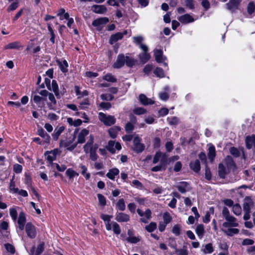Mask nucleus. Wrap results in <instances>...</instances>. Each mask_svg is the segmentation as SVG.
<instances>
[{
    "instance_id": "f257e3e1",
    "label": "nucleus",
    "mask_w": 255,
    "mask_h": 255,
    "mask_svg": "<svg viewBox=\"0 0 255 255\" xmlns=\"http://www.w3.org/2000/svg\"><path fill=\"white\" fill-rule=\"evenodd\" d=\"M99 119L101 122L107 126H110L115 124L116 118L111 115H107L100 112L99 113Z\"/></svg>"
},
{
    "instance_id": "f03ea898",
    "label": "nucleus",
    "mask_w": 255,
    "mask_h": 255,
    "mask_svg": "<svg viewBox=\"0 0 255 255\" xmlns=\"http://www.w3.org/2000/svg\"><path fill=\"white\" fill-rule=\"evenodd\" d=\"M109 19L108 18L104 17L97 18L92 22V25L96 27L97 29L100 30L104 26L105 24L108 23Z\"/></svg>"
},
{
    "instance_id": "7ed1b4c3",
    "label": "nucleus",
    "mask_w": 255,
    "mask_h": 255,
    "mask_svg": "<svg viewBox=\"0 0 255 255\" xmlns=\"http://www.w3.org/2000/svg\"><path fill=\"white\" fill-rule=\"evenodd\" d=\"M25 232L27 236L31 238L34 239L36 236V230L35 226L30 222H28L25 225Z\"/></svg>"
},
{
    "instance_id": "20e7f679",
    "label": "nucleus",
    "mask_w": 255,
    "mask_h": 255,
    "mask_svg": "<svg viewBox=\"0 0 255 255\" xmlns=\"http://www.w3.org/2000/svg\"><path fill=\"white\" fill-rule=\"evenodd\" d=\"M154 55L155 60L158 63H162L164 66H167V64L165 62V60L166 59V58L163 56L162 50L155 49L154 50Z\"/></svg>"
},
{
    "instance_id": "39448f33",
    "label": "nucleus",
    "mask_w": 255,
    "mask_h": 255,
    "mask_svg": "<svg viewBox=\"0 0 255 255\" xmlns=\"http://www.w3.org/2000/svg\"><path fill=\"white\" fill-rule=\"evenodd\" d=\"M141 138L137 135L133 138L134 150L138 153L141 152L144 149V145L140 142Z\"/></svg>"
},
{
    "instance_id": "423d86ee",
    "label": "nucleus",
    "mask_w": 255,
    "mask_h": 255,
    "mask_svg": "<svg viewBox=\"0 0 255 255\" xmlns=\"http://www.w3.org/2000/svg\"><path fill=\"white\" fill-rule=\"evenodd\" d=\"M106 148L108 151L114 154L115 153L116 149L118 150H121L122 146L119 142H115L114 140H110Z\"/></svg>"
},
{
    "instance_id": "0eeeda50",
    "label": "nucleus",
    "mask_w": 255,
    "mask_h": 255,
    "mask_svg": "<svg viewBox=\"0 0 255 255\" xmlns=\"http://www.w3.org/2000/svg\"><path fill=\"white\" fill-rule=\"evenodd\" d=\"M225 220L226 221L223 223V227L224 228L237 227L239 226L237 219L232 216L225 219Z\"/></svg>"
},
{
    "instance_id": "6e6552de",
    "label": "nucleus",
    "mask_w": 255,
    "mask_h": 255,
    "mask_svg": "<svg viewBox=\"0 0 255 255\" xmlns=\"http://www.w3.org/2000/svg\"><path fill=\"white\" fill-rule=\"evenodd\" d=\"M242 0H229L226 5L227 8L231 12H234L238 8Z\"/></svg>"
},
{
    "instance_id": "1a4fd4ad",
    "label": "nucleus",
    "mask_w": 255,
    "mask_h": 255,
    "mask_svg": "<svg viewBox=\"0 0 255 255\" xmlns=\"http://www.w3.org/2000/svg\"><path fill=\"white\" fill-rule=\"evenodd\" d=\"M133 42L138 45L139 47L143 51H147L148 47L143 44L142 42L144 40V38L142 36H134L132 37Z\"/></svg>"
},
{
    "instance_id": "9d476101",
    "label": "nucleus",
    "mask_w": 255,
    "mask_h": 255,
    "mask_svg": "<svg viewBox=\"0 0 255 255\" xmlns=\"http://www.w3.org/2000/svg\"><path fill=\"white\" fill-rule=\"evenodd\" d=\"M127 30H125L123 32H119L114 34H112L109 39V43L111 44H113L117 41L122 39L124 35L127 34Z\"/></svg>"
},
{
    "instance_id": "9b49d317",
    "label": "nucleus",
    "mask_w": 255,
    "mask_h": 255,
    "mask_svg": "<svg viewBox=\"0 0 255 255\" xmlns=\"http://www.w3.org/2000/svg\"><path fill=\"white\" fill-rule=\"evenodd\" d=\"M126 60V56L123 54H119L117 57L116 62L113 65V67L116 69L122 67L125 65Z\"/></svg>"
},
{
    "instance_id": "f8f14e48",
    "label": "nucleus",
    "mask_w": 255,
    "mask_h": 255,
    "mask_svg": "<svg viewBox=\"0 0 255 255\" xmlns=\"http://www.w3.org/2000/svg\"><path fill=\"white\" fill-rule=\"evenodd\" d=\"M59 150L58 149H54L53 150L50 151H47L45 152V155L46 156L47 160L50 165L52 164V163H53L52 162L53 161L56 159V156Z\"/></svg>"
},
{
    "instance_id": "ddd939ff",
    "label": "nucleus",
    "mask_w": 255,
    "mask_h": 255,
    "mask_svg": "<svg viewBox=\"0 0 255 255\" xmlns=\"http://www.w3.org/2000/svg\"><path fill=\"white\" fill-rule=\"evenodd\" d=\"M224 162L227 167H228L230 170H232V171H234L236 170L237 167L235 163L231 156H227L225 158Z\"/></svg>"
},
{
    "instance_id": "4468645a",
    "label": "nucleus",
    "mask_w": 255,
    "mask_h": 255,
    "mask_svg": "<svg viewBox=\"0 0 255 255\" xmlns=\"http://www.w3.org/2000/svg\"><path fill=\"white\" fill-rule=\"evenodd\" d=\"M230 171V170L228 167H226L223 164L220 163L219 164L218 173L221 178H225Z\"/></svg>"
},
{
    "instance_id": "2eb2a0df",
    "label": "nucleus",
    "mask_w": 255,
    "mask_h": 255,
    "mask_svg": "<svg viewBox=\"0 0 255 255\" xmlns=\"http://www.w3.org/2000/svg\"><path fill=\"white\" fill-rule=\"evenodd\" d=\"M93 142L94 137L93 135H91L90 138L83 147L84 150L86 153H88L95 148V144H93Z\"/></svg>"
},
{
    "instance_id": "dca6fc26",
    "label": "nucleus",
    "mask_w": 255,
    "mask_h": 255,
    "mask_svg": "<svg viewBox=\"0 0 255 255\" xmlns=\"http://www.w3.org/2000/svg\"><path fill=\"white\" fill-rule=\"evenodd\" d=\"M115 219L119 222H127L129 220V216L123 212L117 213Z\"/></svg>"
},
{
    "instance_id": "f3484780",
    "label": "nucleus",
    "mask_w": 255,
    "mask_h": 255,
    "mask_svg": "<svg viewBox=\"0 0 255 255\" xmlns=\"http://www.w3.org/2000/svg\"><path fill=\"white\" fill-rule=\"evenodd\" d=\"M89 131L85 128L82 129L78 134L77 143H83L85 141V137L88 135Z\"/></svg>"
},
{
    "instance_id": "a211bd4d",
    "label": "nucleus",
    "mask_w": 255,
    "mask_h": 255,
    "mask_svg": "<svg viewBox=\"0 0 255 255\" xmlns=\"http://www.w3.org/2000/svg\"><path fill=\"white\" fill-rule=\"evenodd\" d=\"M92 11L96 13L103 14L107 11V8L104 5H94L92 6Z\"/></svg>"
},
{
    "instance_id": "6ab92c4d",
    "label": "nucleus",
    "mask_w": 255,
    "mask_h": 255,
    "mask_svg": "<svg viewBox=\"0 0 255 255\" xmlns=\"http://www.w3.org/2000/svg\"><path fill=\"white\" fill-rule=\"evenodd\" d=\"M139 100L141 104L144 106L154 104V101L153 100L151 99L148 98L145 95L142 94L139 95Z\"/></svg>"
},
{
    "instance_id": "aec40b11",
    "label": "nucleus",
    "mask_w": 255,
    "mask_h": 255,
    "mask_svg": "<svg viewBox=\"0 0 255 255\" xmlns=\"http://www.w3.org/2000/svg\"><path fill=\"white\" fill-rule=\"evenodd\" d=\"M26 221V219L25 217V215L23 212H21L19 214L17 223H18V228L20 230H23L24 229V224Z\"/></svg>"
},
{
    "instance_id": "412c9836",
    "label": "nucleus",
    "mask_w": 255,
    "mask_h": 255,
    "mask_svg": "<svg viewBox=\"0 0 255 255\" xmlns=\"http://www.w3.org/2000/svg\"><path fill=\"white\" fill-rule=\"evenodd\" d=\"M178 20L180 22L183 24L192 22L194 21V19L188 14H186L180 16L178 18Z\"/></svg>"
},
{
    "instance_id": "4be33fe9",
    "label": "nucleus",
    "mask_w": 255,
    "mask_h": 255,
    "mask_svg": "<svg viewBox=\"0 0 255 255\" xmlns=\"http://www.w3.org/2000/svg\"><path fill=\"white\" fill-rule=\"evenodd\" d=\"M179 191L181 193H185L189 190V185L186 182H181L176 186Z\"/></svg>"
},
{
    "instance_id": "5701e85b",
    "label": "nucleus",
    "mask_w": 255,
    "mask_h": 255,
    "mask_svg": "<svg viewBox=\"0 0 255 255\" xmlns=\"http://www.w3.org/2000/svg\"><path fill=\"white\" fill-rule=\"evenodd\" d=\"M64 128L63 126L56 127L54 129L53 133L52 134L53 139L55 140H57L59 135L64 131Z\"/></svg>"
},
{
    "instance_id": "b1692460",
    "label": "nucleus",
    "mask_w": 255,
    "mask_h": 255,
    "mask_svg": "<svg viewBox=\"0 0 255 255\" xmlns=\"http://www.w3.org/2000/svg\"><path fill=\"white\" fill-rule=\"evenodd\" d=\"M246 144L248 149H251L252 146L255 148V135L247 136L246 138Z\"/></svg>"
},
{
    "instance_id": "393cba45",
    "label": "nucleus",
    "mask_w": 255,
    "mask_h": 255,
    "mask_svg": "<svg viewBox=\"0 0 255 255\" xmlns=\"http://www.w3.org/2000/svg\"><path fill=\"white\" fill-rule=\"evenodd\" d=\"M120 171L117 168H113L109 170L106 176L111 180H114L115 176L119 174Z\"/></svg>"
},
{
    "instance_id": "a878e982",
    "label": "nucleus",
    "mask_w": 255,
    "mask_h": 255,
    "mask_svg": "<svg viewBox=\"0 0 255 255\" xmlns=\"http://www.w3.org/2000/svg\"><path fill=\"white\" fill-rule=\"evenodd\" d=\"M37 132L38 134L44 139V141L46 143L49 142L50 137L49 135L48 134L43 128H38L37 130Z\"/></svg>"
},
{
    "instance_id": "bb28decb",
    "label": "nucleus",
    "mask_w": 255,
    "mask_h": 255,
    "mask_svg": "<svg viewBox=\"0 0 255 255\" xmlns=\"http://www.w3.org/2000/svg\"><path fill=\"white\" fill-rule=\"evenodd\" d=\"M47 88L49 90L53 91L56 96L59 95L58 86L55 80H52L51 85L49 84Z\"/></svg>"
},
{
    "instance_id": "cd10ccee",
    "label": "nucleus",
    "mask_w": 255,
    "mask_h": 255,
    "mask_svg": "<svg viewBox=\"0 0 255 255\" xmlns=\"http://www.w3.org/2000/svg\"><path fill=\"white\" fill-rule=\"evenodd\" d=\"M22 46L19 42L14 41L13 42H11L6 45L5 46H4L3 48L4 49H19Z\"/></svg>"
},
{
    "instance_id": "c85d7f7f",
    "label": "nucleus",
    "mask_w": 255,
    "mask_h": 255,
    "mask_svg": "<svg viewBox=\"0 0 255 255\" xmlns=\"http://www.w3.org/2000/svg\"><path fill=\"white\" fill-rule=\"evenodd\" d=\"M253 201L250 198H246L245 202L243 204V210L244 212H250L251 207L253 206Z\"/></svg>"
},
{
    "instance_id": "c756f323",
    "label": "nucleus",
    "mask_w": 255,
    "mask_h": 255,
    "mask_svg": "<svg viewBox=\"0 0 255 255\" xmlns=\"http://www.w3.org/2000/svg\"><path fill=\"white\" fill-rule=\"evenodd\" d=\"M121 130V128L118 126H114L112 128H111L109 130V133L110 134V136L113 138H115L119 131Z\"/></svg>"
},
{
    "instance_id": "7c9ffc66",
    "label": "nucleus",
    "mask_w": 255,
    "mask_h": 255,
    "mask_svg": "<svg viewBox=\"0 0 255 255\" xmlns=\"http://www.w3.org/2000/svg\"><path fill=\"white\" fill-rule=\"evenodd\" d=\"M147 51H143V53L139 54L138 58L140 62L145 63L150 59V55L149 53H147Z\"/></svg>"
},
{
    "instance_id": "2f4dec72",
    "label": "nucleus",
    "mask_w": 255,
    "mask_h": 255,
    "mask_svg": "<svg viewBox=\"0 0 255 255\" xmlns=\"http://www.w3.org/2000/svg\"><path fill=\"white\" fill-rule=\"evenodd\" d=\"M227 230H224V232L227 236H233L234 235L238 234L239 233V230L237 228H233L232 227L227 228Z\"/></svg>"
},
{
    "instance_id": "473e14b6",
    "label": "nucleus",
    "mask_w": 255,
    "mask_h": 255,
    "mask_svg": "<svg viewBox=\"0 0 255 255\" xmlns=\"http://www.w3.org/2000/svg\"><path fill=\"white\" fill-rule=\"evenodd\" d=\"M151 218V212L149 209H147L145 210L144 213V216L141 218L140 220L141 222L144 223H147L148 221L150 220Z\"/></svg>"
},
{
    "instance_id": "72a5a7b5",
    "label": "nucleus",
    "mask_w": 255,
    "mask_h": 255,
    "mask_svg": "<svg viewBox=\"0 0 255 255\" xmlns=\"http://www.w3.org/2000/svg\"><path fill=\"white\" fill-rule=\"evenodd\" d=\"M196 233L200 239L202 238L204 233V227L202 224H200L197 226L196 230Z\"/></svg>"
},
{
    "instance_id": "f704fd0d",
    "label": "nucleus",
    "mask_w": 255,
    "mask_h": 255,
    "mask_svg": "<svg viewBox=\"0 0 255 255\" xmlns=\"http://www.w3.org/2000/svg\"><path fill=\"white\" fill-rule=\"evenodd\" d=\"M190 168L195 172H198L200 169V164L198 160L191 162L190 164Z\"/></svg>"
},
{
    "instance_id": "c9c22d12",
    "label": "nucleus",
    "mask_w": 255,
    "mask_h": 255,
    "mask_svg": "<svg viewBox=\"0 0 255 255\" xmlns=\"http://www.w3.org/2000/svg\"><path fill=\"white\" fill-rule=\"evenodd\" d=\"M126 65L128 67H131L134 65L137 62V60L128 56H126Z\"/></svg>"
},
{
    "instance_id": "e433bc0d",
    "label": "nucleus",
    "mask_w": 255,
    "mask_h": 255,
    "mask_svg": "<svg viewBox=\"0 0 255 255\" xmlns=\"http://www.w3.org/2000/svg\"><path fill=\"white\" fill-rule=\"evenodd\" d=\"M216 156L215 148L214 146L211 145L208 148V158L212 161Z\"/></svg>"
},
{
    "instance_id": "4c0bfd02",
    "label": "nucleus",
    "mask_w": 255,
    "mask_h": 255,
    "mask_svg": "<svg viewBox=\"0 0 255 255\" xmlns=\"http://www.w3.org/2000/svg\"><path fill=\"white\" fill-rule=\"evenodd\" d=\"M49 100L51 101V103L48 104V107L51 110L54 109V106L56 104V100L52 93H49L48 96Z\"/></svg>"
},
{
    "instance_id": "58836bf2",
    "label": "nucleus",
    "mask_w": 255,
    "mask_h": 255,
    "mask_svg": "<svg viewBox=\"0 0 255 255\" xmlns=\"http://www.w3.org/2000/svg\"><path fill=\"white\" fill-rule=\"evenodd\" d=\"M116 207L118 210L121 211H124L126 209V205L124 200L123 199H119L116 204Z\"/></svg>"
},
{
    "instance_id": "ea45409f",
    "label": "nucleus",
    "mask_w": 255,
    "mask_h": 255,
    "mask_svg": "<svg viewBox=\"0 0 255 255\" xmlns=\"http://www.w3.org/2000/svg\"><path fill=\"white\" fill-rule=\"evenodd\" d=\"M66 175L68 177L69 179H72L75 176H78L79 173L71 168L68 169L65 172Z\"/></svg>"
},
{
    "instance_id": "a19ab883",
    "label": "nucleus",
    "mask_w": 255,
    "mask_h": 255,
    "mask_svg": "<svg viewBox=\"0 0 255 255\" xmlns=\"http://www.w3.org/2000/svg\"><path fill=\"white\" fill-rule=\"evenodd\" d=\"M98 146L97 144H95V148L93 149H92L91 151L89 152L90 153V157L91 159L93 161H95L98 158V155L96 154V151Z\"/></svg>"
},
{
    "instance_id": "79ce46f5",
    "label": "nucleus",
    "mask_w": 255,
    "mask_h": 255,
    "mask_svg": "<svg viewBox=\"0 0 255 255\" xmlns=\"http://www.w3.org/2000/svg\"><path fill=\"white\" fill-rule=\"evenodd\" d=\"M59 68L63 73H65L68 71V64L66 60H63L61 62H59Z\"/></svg>"
},
{
    "instance_id": "37998d69",
    "label": "nucleus",
    "mask_w": 255,
    "mask_h": 255,
    "mask_svg": "<svg viewBox=\"0 0 255 255\" xmlns=\"http://www.w3.org/2000/svg\"><path fill=\"white\" fill-rule=\"evenodd\" d=\"M103 79L107 81L112 83L117 82L116 78L110 73H108L104 76Z\"/></svg>"
},
{
    "instance_id": "c03bdc74",
    "label": "nucleus",
    "mask_w": 255,
    "mask_h": 255,
    "mask_svg": "<svg viewBox=\"0 0 255 255\" xmlns=\"http://www.w3.org/2000/svg\"><path fill=\"white\" fill-rule=\"evenodd\" d=\"M210 213H214V208L211 207L209 209V212L206 213L205 216L203 218V222L205 223H208L210 220Z\"/></svg>"
},
{
    "instance_id": "a18cd8bd",
    "label": "nucleus",
    "mask_w": 255,
    "mask_h": 255,
    "mask_svg": "<svg viewBox=\"0 0 255 255\" xmlns=\"http://www.w3.org/2000/svg\"><path fill=\"white\" fill-rule=\"evenodd\" d=\"M167 120L168 122V124L171 126L177 125L179 123L178 118L176 117L168 118Z\"/></svg>"
},
{
    "instance_id": "49530a36",
    "label": "nucleus",
    "mask_w": 255,
    "mask_h": 255,
    "mask_svg": "<svg viewBox=\"0 0 255 255\" xmlns=\"http://www.w3.org/2000/svg\"><path fill=\"white\" fill-rule=\"evenodd\" d=\"M112 224L114 233L116 234L119 235L121 232L119 225L115 222H112Z\"/></svg>"
},
{
    "instance_id": "de8ad7c7",
    "label": "nucleus",
    "mask_w": 255,
    "mask_h": 255,
    "mask_svg": "<svg viewBox=\"0 0 255 255\" xmlns=\"http://www.w3.org/2000/svg\"><path fill=\"white\" fill-rule=\"evenodd\" d=\"M157 225L155 223L151 222L148 225L146 226L145 228L147 232L151 233L154 231Z\"/></svg>"
},
{
    "instance_id": "09e8293b",
    "label": "nucleus",
    "mask_w": 255,
    "mask_h": 255,
    "mask_svg": "<svg viewBox=\"0 0 255 255\" xmlns=\"http://www.w3.org/2000/svg\"><path fill=\"white\" fill-rule=\"evenodd\" d=\"M255 9V4L253 1L250 2L247 6V12L249 14H252Z\"/></svg>"
},
{
    "instance_id": "8fccbe9b",
    "label": "nucleus",
    "mask_w": 255,
    "mask_h": 255,
    "mask_svg": "<svg viewBox=\"0 0 255 255\" xmlns=\"http://www.w3.org/2000/svg\"><path fill=\"white\" fill-rule=\"evenodd\" d=\"M89 105V100L88 99H85L84 101L80 103L79 107L80 109L85 110L88 108Z\"/></svg>"
},
{
    "instance_id": "3c124183",
    "label": "nucleus",
    "mask_w": 255,
    "mask_h": 255,
    "mask_svg": "<svg viewBox=\"0 0 255 255\" xmlns=\"http://www.w3.org/2000/svg\"><path fill=\"white\" fill-rule=\"evenodd\" d=\"M51 166L53 168H56L57 170L60 172L64 171L66 169V166L65 165H62L60 166L58 164L53 163L51 164Z\"/></svg>"
},
{
    "instance_id": "603ef678",
    "label": "nucleus",
    "mask_w": 255,
    "mask_h": 255,
    "mask_svg": "<svg viewBox=\"0 0 255 255\" xmlns=\"http://www.w3.org/2000/svg\"><path fill=\"white\" fill-rule=\"evenodd\" d=\"M205 254H211L213 252L212 244L209 243L205 245V249L202 250Z\"/></svg>"
},
{
    "instance_id": "864d4df0",
    "label": "nucleus",
    "mask_w": 255,
    "mask_h": 255,
    "mask_svg": "<svg viewBox=\"0 0 255 255\" xmlns=\"http://www.w3.org/2000/svg\"><path fill=\"white\" fill-rule=\"evenodd\" d=\"M133 112L135 115H142V114L146 113V110L145 109H144L143 108L138 107V108H135L133 110Z\"/></svg>"
},
{
    "instance_id": "5fc2aeb1",
    "label": "nucleus",
    "mask_w": 255,
    "mask_h": 255,
    "mask_svg": "<svg viewBox=\"0 0 255 255\" xmlns=\"http://www.w3.org/2000/svg\"><path fill=\"white\" fill-rule=\"evenodd\" d=\"M48 30L49 32L50 35L51 36V38L50 39V41L52 43H54L55 42V34L54 33L53 30L50 25L49 24H48L47 25Z\"/></svg>"
},
{
    "instance_id": "6e6d98bb",
    "label": "nucleus",
    "mask_w": 255,
    "mask_h": 255,
    "mask_svg": "<svg viewBox=\"0 0 255 255\" xmlns=\"http://www.w3.org/2000/svg\"><path fill=\"white\" fill-rule=\"evenodd\" d=\"M241 211V207L239 204H236L233 206V212L235 215L237 216L240 215Z\"/></svg>"
},
{
    "instance_id": "4d7b16f0",
    "label": "nucleus",
    "mask_w": 255,
    "mask_h": 255,
    "mask_svg": "<svg viewBox=\"0 0 255 255\" xmlns=\"http://www.w3.org/2000/svg\"><path fill=\"white\" fill-rule=\"evenodd\" d=\"M9 188L10 191L13 193H17L18 191V189L17 188L15 187V183L13 181V179L10 181Z\"/></svg>"
},
{
    "instance_id": "13d9d810",
    "label": "nucleus",
    "mask_w": 255,
    "mask_h": 255,
    "mask_svg": "<svg viewBox=\"0 0 255 255\" xmlns=\"http://www.w3.org/2000/svg\"><path fill=\"white\" fill-rule=\"evenodd\" d=\"M154 73L160 78H162L164 76L163 70L160 68H156L154 71Z\"/></svg>"
},
{
    "instance_id": "bf43d9fd",
    "label": "nucleus",
    "mask_w": 255,
    "mask_h": 255,
    "mask_svg": "<svg viewBox=\"0 0 255 255\" xmlns=\"http://www.w3.org/2000/svg\"><path fill=\"white\" fill-rule=\"evenodd\" d=\"M230 153L236 157H239L240 155V152L239 150L234 147H232L230 149Z\"/></svg>"
},
{
    "instance_id": "052dcab7",
    "label": "nucleus",
    "mask_w": 255,
    "mask_h": 255,
    "mask_svg": "<svg viewBox=\"0 0 255 255\" xmlns=\"http://www.w3.org/2000/svg\"><path fill=\"white\" fill-rule=\"evenodd\" d=\"M4 247L6 251L9 252L10 254H13L15 253V248L14 247L10 244H4Z\"/></svg>"
},
{
    "instance_id": "680f3d73",
    "label": "nucleus",
    "mask_w": 255,
    "mask_h": 255,
    "mask_svg": "<svg viewBox=\"0 0 255 255\" xmlns=\"http://www.w3.org/2000/svg\"><path fill=\"white\" fill-rule=\"evenodd\" d=\"M167 161V155L165 153H162V156L160 158V164L164 166Z\"/></svg>"
},
{
    "instance_id": "e2e57ef3",
    "label": "nucleus",
    "mask_w": 255,
    "mask_h": 255,
    "mask_svg": "<svg viewBox=\"0 0 255 255\" xmlns=\"http://www.w3.org/2000/svg\"><path fill=\"white\" fill-rule=\"evenodd\" d=\"M163 218L164 220V223H165V224L169 223L172 219L170 214L167 212L164 213Z\"/></svg>"
},
{
    "instance_id": "0e129e2a",
    "label": "nucleus",
    "mask_w": 255,
    "mask_h": 255,
    "mask_svg": "<svg viewBox=\"0 0 255 255\" xmlns=\"http://www.w3.org/2000/svg\"><path fill=\"white\" fill-rule=\"evenodd\" d=\"M127 240L128 242L132 244H136L140 241V239L136 237L129 236L127 238Z\"/></svg>"
},
{
    "instance_id": "69168bd1",
    "label": "nucleus",
    "mask_w": 255,
    "mask_h": 255,
    "mask_svg": "<svg viewBox=\"0 0 255 255\" xmlns=\"http://www.w3.org/2000/svg\"><path fill=\"white\" fill-rule=\"evenodd\" d=\"M101 98L102 100L112 101L114 99V96L108 94H103L101 95Z\"/></svg>"
},
{
    "instance_id": "338daca9",
    "label": "nucleus",
    "mask_w": 255,
    "mask_h": 255,
    "mask_svg": "<svg viewBox=\"0 0 255 255\" xmlns=\"http://www.w3.org/2000/svg\"><path fill=\"white\" fill-rule=\"evenodd\" d=\"M162 156V153L160 151L156 152L152 161L153 163L156 164L160 161V158Z\"/></svg>"
},
{
    "instance_id": "774afa93",
    "label": "nucleus",
    "mask_w": 255,
    "mask_h": 255,
    "mask_svg": "<svg viewBox=\"0 0 255 255\" xmlns=\"http://www.w3.org/2000/svg\"><path fill=\"white\" fill-rule=\"evenodd\" d=\"M98 198L100 204L104 206L106 204V200L105 197L102 194H98Z\"/></svg>"
}]
</instances>
